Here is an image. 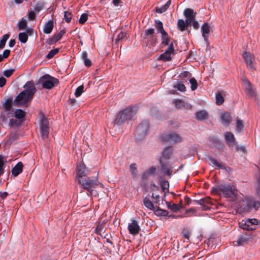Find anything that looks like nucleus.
<instances>
[{
    "instance_id": "nucleus-52",
    "label": "nucleus",
    "mask_w": 260,
    "mask_h": 260,
    "mask_svg": "<svg viewBox=\"0 0 260 260\" xmlns=\"http://www.w3.org/2000/svg\"><path fill=\"white\" fill-rule=\"evenodd\" d=\"M130 171H131L133 176H136L137 168L136 167V165L134 164H131L129 167Z\"/></svg>"
},
{
    "instance_id": "nucleus-53",
    "label": "nucleus",
    "mask_w": 260,
    "mask_h": 260,
    "mask_svg": "<svg viewBox=\"0 0 260 260\" xmlns=\"http://www.w3.org/2000/svg\"><path fill=\"white\" fill-rule=\"evenodd\" d=\"M27 16L29 20H33L35 18L36 14L34 11H29L28 13Z\"/></svg>"
},
{
    "instance_id": "nucleus-11",
    "label": "nucleus",
    "mask_w": 260,
    "mask_h": 260,
    "mask_svg": "<svg viewBox=\"0 0 260 260\" xmlns=\"http://www.w3.org/2000/svg\"><path fill=\"white\" fill-rule=\"evenodd\" d=\"M144 39L147 41H149L152 45H154L155 43V39L154 37V29L151 28L147 29L144 31Z\"/></svg>"
},
{
    "instance_id": "nucleus-26",
    "label": "nucleus",
    "mask_w": 260,
    "mask_h": 260,
    "mask_svg": "<svg viewBox=\"0 0 260 260\" xmlns=\"http://www.w3.org/2000/svg\"><path fill=\"white\" fill-rule=\"evenodd\" d=\"M53 28V22L51 20L48 21L44 26L43 32L45 34H48L51 32Z\"/></svg>"
},
{
    "instance_id": "nucleus-64",
    "label": "nucleus",
    "mask_w": 260,
    "mask_h": 260,
    "mask_svg": "<svg viewBox=\"0 0 260 260\" xmlns=\"http://www.w3.org/2000/svg\"><path fill=\"white\" fill-rule=\"evenodd\" d=\"M83 61H84L85 65L87 67H90L91 64V61L88 58L86 59Z\"/></svg>"
},
{
    "instance_id": "nucleus-50",
    "label": "nucleus",
    "mask_w": 260,
    "mask_h": 260,
    "mask_svg": "<svg viewBox=\"0 0 260 260\" xmlns=\"http://www.w3.org/2000/svg\"><path fill=\"white\" fill-rule=\"evenodd\" d=\"M160 185H161V187L164 191H165L166 189H169V182L166 180L161 181Z\"/></svg>"
},
{
    "instance_id": "nucleus-37",
    "label": "nucleus",
    "mask_w": 260,
    "mask_h": 260,
    "mask_svg": "<svg viewBox=\"0 0 260 260\" xmlns=\"http://www.w3.org/2000/svg\"><path fill=\"white\" fill-rule=\"evenodd\" d=\"M9 37V34H6L2 37L0 40V49H3L5 47L6 43Z\"/></svg>"
},
{
    "instance_id": "nucleus-25",
    "label": "nucleus",
    "mask_w": 260,
    "mask_h": 260,
    "mask_svg": "<svg viewBox=\"0 0 260 260\" xmlns=\"http://www.w3.org/2000/svg\"><path fill=\"white\" fill-rule=\"evenodd\" d=\"M195 115L196 119L200 121L206 119L208 117L207 112L204 110H201L196 112Z\"/></svg>"
},
{
    "instance_id": "nucleus-58",
    "label": "nucleus",
    "mask_w": 260,
    "mask_h": 260,
    "mask_svg": "<svg viewBox=\"0 0 260 260\" xmlns=\"http://www.w3.org/2000/svg\"><path fill=\"white\" fill-rule=\"evenodd\" d=\"M147 172L151 175H153L155 172V171H156V168L155 167L152 166V167H151L148 170H147Z\"/></svg>"
},
{
    "instance_id": "nucleus-5",
    "label": "nucleus",
    "mask_w": 260,
    "mask_h": 260,
    "mask_svg": "<svg viewBox=\"0 0 260 260\" xmlns=\"http://www.w3.org/2000/svg\"><path fill=\"white\" fill-rule=\"evenodd\" d=\"M40 83L41 84L43 88L50 89L57 85L58 80L49 75H45L39 79Z\"/></svg>"
},
{
    "instance_id": "nucleus-35",
    "label": "nucleus",
    "mask_w": 260,
    "mask_h": 260,
    "mask_svg": "<svg viewBox=\"0 0 260 260\" xmlns=\"http://www.w3.org/2000/svg\"><path fill=\"white\" fill-rule=\"evenodd\" d=\"M143 203L146 207L148 209L153 210L154 209V207L152 202L147 198H145L143 200Z\"/></svg>"
},
{
    "instance_id": "nucleus-34",
    "label": "nucleus",
    "mask_w": 260,
    "mask_h": 260,
    "mask_svg": "<svg viewBox=\"0 0 260 260\" xmlns=\"http://www.w3.org/2000/svg\"><path fill=\"white\" fill-rule=\"evenodd\" d=\"M161 34V43L165 45H169V38L167 32L166 31Z\"/></svg>"
},
{
    "instance_id": "nucleus-18",
    "label": "nucleus",
    "mask_w": 260,
    "mask_h": 260,
    "mask_svg": "<svg viewBox=\"0 0 260 260\" xmlns=\"http://www.w3.org/2000/svg\"><path fill=\"white\" fill-rule=\"evenodd\" d=\"M32 29L28 28L26 32H20L18 35V39L22 43H25L28 40V36L32 35Z\"/></svg>"
},
{
    "instance_id": "nucleus-21",
    "label": "nucleus",
    "mask_w": 260,
    "mask_h": 260,
    "mask_svg": "<svg viewBox=\"0 0 260 260\" xmlns=\"http://www.w3.org/2000/svg\"><path fill=\"white\" fill-rule=\"evenodd\" d=\"M66 33V30L62 29L60 31L59 33L53 36L48 41V43L50 44H53L58 41L62 37V36Z\"/></svg>"
},
{
    "instance_id": "nucleus-17",
    "label": "nucleus",
    "mask_w": 260,
    "mask_h": 260,
    "mask_svg": "<svg viewBox=\"0 0 260 260\" xmlns=\"http://www.w3.org/2000/svg\"><path fill=\"white\" fill-rule=\"evenodd\" d=\"M162 138L164 141L170 142H178L181 141V137L178 134L175 133L166 135L163 136Z\"/></svg>"
},
{
    "instance_id": "nucleus-41",
    "label": "nucleus",
    "mask_w": 260,
    "mask_h": 260,
    "mask_svg": "<svg viewBox=\"0 0 260 260\" xmlns=\"http://www.w3.org/2000/svg\"><path fill=\"white\" fill-rule=\"evenodd\" d=\"M59 52L58 48H55L49 52L46 57L48 59L52 58L55 54H56Z\"/></svg>"
},
{
    "instance_id": "nucleus-4",
    "label": "nucleus",
    "mask_w": 260,
    "mask_h": 260,
    "mask_svg": "<svg viewBox=\"0 0 260 260\" xmlns=\"http://www.w3.org/2000/svg\"><path fill=\"white\" fill-rule=\"evenodd\" d=\"M136 107L129 106L119 112L115 120V123L120 124L127 119H131L137 113Z\"/></svg>"
},
{
    "instance_id": "nucleus-7",
    "label": "nucleus",
    "mask_w": 260,
    "mask_h": 260,
    "mask_svg": "<svg viewBox=\"0 0 260 260\" xmlns=\"http://www.w3.org/2000/svg\"><path fill=\"white\" fill-rule=\"evenodd\" d=\"M258 220L256 219H245L239 222V226L244 230L252 231L256 229Z\"/></svg>"
},
{
    "instance_id": "nucleus-31",
    "label": "nucleus",
    "mask_w": 260,
    "mask_h": 260,
    "mask_svg": "<svg viewBox=\"0 0 260 260\" xmlns=\"http://www.w3.org/2000/svg\"><path fill=\"white\" fill-rule=\"evenodd\" d=\"M226 141L229 145L234 144L235 138L233 134L231 132H228L225 135Z\"/></svg>"
},
{
    "instance_id": "nucleus-44",
    "label": "nucleus",
    "mask_w": 260,
    "mask_h": 260,
    "mask_svg": "<svg viewBox=\"0 0 260 260\" xmlns=\"http://www.w3.org/2000/svg\"><path fill=\"white\" fill-rule=\"evenodd\" d=\"M224 102V99L220 93H218L216 95V103L217 105H221Z\"/></svg>"
},
{
    "instance_id": "nucleus-20",
    "label": "nucleus",
    "mask_w": 260,
    "mask_h": 260,
    "mask_svg": "<svg viewBox=\"0 0 260 260\" xmlns=\"http://www.w3.org/2000/svg\"><path fill=\"white\" fill-rule=\"evenodd\" d=\"M250 239V237L247 234L242 235L238 237L237 241H234V244L235 245L239 246L242 245L247 243Z\"/></svg>"
},
{
    "instance_id": "nucleus-36",
    "label": "nucleus",
    "mask_w": 260,
    "mask_h": 260,
    "mask_svg": "<svg viewBox=\"0 0 260 260\" xmlns=\"http://www.w3.org/2000/svg\"><path fill=\"white\" fill-rule=\"evenodd\" d=\"M155 214L157 216H166L168 215L169 212L168 211L159 208L157 209L154 211Z\"/></svg>"
},
{
    "instance_id": "nucleus-55",
    "label": "nucleus",
    "mask_w": 260,
    "mask_h": 260,
    "mask_svg": "<svg viewBox=\"0 0 260 260\" xmlns=\"http://www.w3.org/2000/svg\"><path fill=\"white\" fill-rule=\"evenodd\" d=\"M10 54V51L9 50L6 49L4 51L2 57L4 59L6 58L9 56Z\"/></svg>"
},
{
    "instance_id": "nucleus-51",
    "label": "nucleus",
    "mask_w": 260,
    "mask_h": 260,
    "mask_svg": "<svg viewBox=\"0 0 260 260\" xmlns=\"http://www.w3.org/2000/svg\"><path fill=\"white\" fill-rule=\"evenodd\" d=\"M14 71L15 70L14 69L5 70L3 73L4 75L5 76H6V77L8 78V77H10L13 74Z\"/></svg>"
},
{
    "instance_id": "nucleus-59",
    "label": "nucleus",
    "mask_w": 260,
    "mask_h": 260,
    "mask_svg": "<svg viewBox=\"0 0 260 260\" xmlns=\"http://www.w3.org/2000/svg\"><path fill=\"white\" fill-rule=\"evenodd\" d=\"M193 28L195 29H198L199 28V23L195 19L192 22Z\"/></svg>"
},
{
    "instance_id": "nucleus-19",
    "label": "nucleus",
    "mask_w": 260,
    "mask_h": 260,
    "mask_svg": "<svg viewBox=\"0 0 260 260\" xmlns=\"http://www.w3.org/2000/svg\"><path fill=\"white\" fill-rule=\"evenodd\" d=\"M210 30V26L207 22L204 23L201 27L202 35L206 42H208Z\"/></svg>"
},
{
    "instance_id": "nucleus-47",
    "label": "nucleus",
    "mask_w": 260,
    "mask_h": 260,
    "mask_svg": "<svg viewBox=\"0 0 260 260\" xmlns=\"http://www.w3.org/2000/svg\"><path fill=\"white\" fill-rule=\"evenodd\" d=\"M64 19L67 22H70L72 19L71 13L68 11H65L64 13Z\"/></svg>"
},
{
    "instance_id": "nucleus-13",
    "label": "nucleus",
    "mask_w": 260,
    "mask_h": 260,
    "mask_svg": "<svg viewBox=\"0 0 260 260\" xmlns=\"http://www.w3.org/2000/svg\"><path fill=\"white\" fill-rule=\"evenodd\" d=\"M246 202L248 210L254 208L255 210H257L260 207V200H255L252 197L247 198Z\"/></svg>"
},
{
    "instance_id": "nucleus-12",
    "label": "nucleus",
    "mask_w": 260,
    "mask_h": 260,
    "mask_svg": "<svg viewBox=\"0 0 260 260\" xmlns=\"http://www.w3.org/2000/svg\"><path fill=\"white\" fill-rule=\"evenodd\" d=\"M13 105L12 101L11 99L6 100L2 104V111L1 112V117L3 120H6L5 114L6 112L9 113V112L12 109Z\"/></svg>"
},
{
    "instance_id": "nucleus-33",
    "label": "nucleus",
    "mask_w": 260,
    "mask_h": 260,
    "mask_svg": "<svg viewBox=\"0 0 260 260\" xmlns=\"http://www.w3.org/2000/svg\"><path fill=\"white\" fill-rule=\"evenodd\" d=\"M155 27L157 30V32L161 33L165 31L163 27V24L161 21L159 20H155Z\"/></svg>"
},
{
    "instance_id": "nucleus-28",
    "label": "nucleus",
    "mask_w": 260,
    "mask_h": 260,
    "mask_svg": "<svg viewBox=\"0 0 260 260\" xmlns=\"http://www.w3.org/2000/svg\"><path fill=\"white\" fill-rule=\"evenodd\" d=\"M189 25L190 24H188L186 21H184L183 19H179L177 23V28L181 31L185 30V28Z\"/></svg>"
},
{
    "instance_id": "nucleus-9",
    "label": "nucleus",
    "mask_w": 260,
    "mask_h": 260,
    "mask_svg": "<svg viewBox=\"0 0 260 260\" xmlns=\"http://www.w3.org/2000/svg\"><path fill=\"white\" fill-rule=\"evenodd\" d=\"M88 174V170L85 165L83 163H79L76 167V179L78 182L84 179V177L86 176Z\"/></svg>"
},
{
    "instance_id": "nucleus-60",
    "label": "nucleus",
    "mask_w": 260,
    "mask_h": 260,
    "mask_svg": "<svg viewBox=\"0 0 260 260\" xmlns=\"http://www.w3.org/2000/svg\"><path fill=\"white\" fill-rule=\"evenodd\" d=\"M190 75V73L188 71H184L180 74V76L183 78H186Z\"/></svg>"
},
{
    "instance_id": "nucleus-42",
    "label": "nucleus",
    "mask_w": 260,
    "mask_h": 260,
    "mask_svg": "<svg viewBox=\"0 0 260 260\" xmlns=\"http://www.w3.org/2000/svg\"><path fill=\"white\" fill-rule=\"evenodd\" d=\"M189 82L191 84V89L192 91L195 90L198 87V83L195 78H192L189 80Z\"/></svg>"
},
{
    "instance_id": "nucleus-15",
    "label": "nucleus",
    "mask_w": 260,
    "mask_h": 260,
    "mask_svg": "<svg viewBox=\"0 0 260 260\" xmlns=\"http://www.w3.org/2000/svg\"><path fill=\"white\" fill-rule=\"evenodd\" d=\"M127 229L129 233L134 235L137 234L140 230L137 221L135 219L131 220V222L128 224Z\"/></svg>"
},
{
    "instance_id": "nucleus-6",
    "label": "nucleus",
    "mask_w": 260,
    "mask_h": 260,
    "mask_svg": "<svg viewBox=\"0 0 260 260\" xmlns=\"http://www.w3.org/2000/svg\"><path fill=\"white\" fill-rule=\"evenodd\" d=\"M149 123L147 120L143 121L140 124L136 130L137 139L140 141L144 138L149 131Z\"/></svg>"
},
{
    "instance_id": "nucleus-43",
    "label": "nucleus",
    "mask_w": 260,
    "mask_h": 260,
    "mask_svg": "<svg viewBox=\"0 0 260 260\" xmlns=\"http://www.w3.org/2000/svg\"><path fill=\"white\" fill-rule=\"evenodd\" d=\"M84 91V86L83 85H80L79 87H78L75 92V95L76 97H79L80 96L81 94Z\"/></svg>"
},
{
    "instance_id": "nucleus-23",
    "label": "nucleus",
    "mask_w": 260,
    "mask_h": 260,
    "mask_svg": "<svg viewBox=\"0 0 260 260\" xmlns=\"http://www.w3.org/2000/svg\"><path fill=\"white\" fill-rule=\"evenodd\" d=\"M39 117L40 119V128L49 127V122L42 112L39 113Z\"/></svg>"
},
{
    "instance_id": "nucleus-16",
    "label": "nucleus",
    "mask_w": 260,
    "mask_h": 260,
    "mask_svg": "<svg viewBox=\"0 0 260 260\" xmlns=\"http://www.w3.org/2000/svg\"><path fill=\"white\" fill-rule=\"evenodd\" d=\"M243 84L247 95L249 98L253 96L254 95V91L252 88L250 82L246 79H244L243 80Z\"/></svg>"
},
{
    "instance_id": "nucleus-2",
    "label": "nucleus",
    "mask_w": 260,
    "mask_h": 260,
    "mask_svg": "<svg viewBox=\"0 0 260 260\" xmlns=\"http://www.w3.org/2000/svg\"><path fill=\"white\" fill-rule=\"evenodd\" d=\"M24 90L15 99V101L20 104H25L30 101L36 91L35 84L32 82H27L24 86Z\"/></svg>"
},
{
    "instance_id": "nucleus-63",
    "label": "nucleus",
    "mask_w": 260,
    "mask_h": 260,
    "mask_svg": "<svg viewBox=\"0 0 260 260\" xmlns=\"http://www.w3.org/2000/svg\"><path fill=\"white\" fill-rule=\"evenodd\" d=\"M81 58L84 61L88 58V54L86 51H83L81 53Z\"/></svg>"
},
{
    "instance_id": "nucleus-46",
    "label": "nucleus",
    "mask_w": 260,
    "mask_h": 260,
    "mask_svg": "<svg viewBox=\"0 0 260 260\" xmlns=\"http://www.w3.org/2000/svg\"><path fill=\"white\" fill-rule=\"evenodd\" d=\"M243 127V122L241 120H237L236 121V131L240 132Z\"/></svg>"
},
{
    "instance_id": "nucleus-1",
    "label": "nucleus",
    "mask_w": 260,
    "mask_h": 260,
    "mask_svg": "<svg viewBox=\"0 0 260 260\" xmlns=\"http://www.w3.org/2000/svg\"><path fill=\"white\" fill-rule=\"evenodd\" d=\"M213 191L216 193L222 194L227 198H236L238 195V190L235 186L231 183L220 184L213 188Z\"/></svg>"
},
{
    "instance_id": "nucleus-49",
    "label": "nucleus",
    "mask_w": 260,
    "mask_h": 260,
    "mask_svg": "<svg viewBox=\"0 0 260 260\" xmlns=\"http://www.w3.org/2000/svg\"><path fill=\"white\" fill-rule=\"evenodd\" d=\"M171 151L170 148H166L163 151L162 155L166 159H168L171 155Z\"/></svg>"
},
{
    "instance_id": "nucleus-10",
    "label": "nucleus",
    "mask_w": 260,
    "mask_h": 260,
    "mask_svg": "<svg viewBox=\"0 0 260 260\" xmlns=\"http://www.w3.org/2000/svg\"><path fill=\"white\" fill-rule=\"evenodd\" d=\"M174 54V49L173 43H171L165 52L161 54L159 57V60H162L164 61H170Z\"/></svg>"
},
{
    "instance_id": "nucleus-8",
    "label": "nucleus",
    "mask_w": 260,
    "mask_h": 260,
    "mask_svg": "<svg viewBox=\"0 0 260 260\" xmlns=\"http://www.w3.org/2000/svg\"><path fill=\"white\" fill-rule=\"evenodd\" d=\"M242 56L244 59L246 66L248 70L254 71L256 70V66L255 61V57L253 55L248 52H244L242 54Z\"/></svg>"
},
{
    "instance_id": "nucleus-30",
    "label": "nucleus",
    "mask_w": 260,
    "mask_h": 260,
    "mask_svg": "<svg viewBox=\"0 0 260 260\" xmlns=\"http://www.w3.org/2000/svg\"><path fill=\"white\" fill-rule=\"evenodd\" d=\"M15 117L21 121H23L26 115V113L22 109H17L15 111Z\"/></svg>"
},
{
    "instance_id": "nucleus-39",
    "label": "nucleus",
    "mask_w": 260,
    "mask_h": 260,
    "mask_svg": "<svg viewBox=\"0 0 260 260\" xmlns=\"http://www.w3.org/2000/svg\"><path fill=\"white\" fill-rule=\"evenodd\" d=\"M40 132L43 139H46L48 137L49 130V127L40 128Z\"/></svg>"
},
{
    "instance_id": "nucleus-54",
    "label": "nucleus",
    "mask_w": 260,
    "mask_h": 260,
    "mask_svg": "<svg viewBox=\"0 0 260 260\" xmlns=\"http://www.w3.org/2000/svg\"><path fill=\"white\" fill-rule=\"evenodd\" d=\"M151 175L146 171L145 172L142 176V179L144 180H147Z\"/></svg>"
},
{
    "instance_id": "nucleus-14",
    "label": "nucleus",
    "mask_w": 260,
    "mask_h": 260,
    "mask_svg": "<svg viewBox=\"0 0 260 260\" xmlns=\"http://www.w3.org/2000/svg\"><path fill=\"white\" fill-rule=\"evenodd\" d=\"M196 14L197 13L190 8L185 9L183 12L184 16L186 18L185 21L189 24L195 19Z\"/></svg>"
},
{
    "instance_id": "nucleus-24",
    "label": "nucleus",
    "mask_w": 260,
    "mask_h": 260,
    "mask_svg": "<svg viewBox=\"0 0 260 260\" xmlns=\"http://www.w3.org/2000/svg\"><path fill=\"white\" fill-rule=\"evenodd\" d=\"M208 158L211 162V163H210V165H212L213 167L216 166L219 169H225L224 164L218 162L216 159L212 157H209Z\"/></svg>"
},
{
    "instance_id": "nucleus-62",
    "label": "nucleus",
    "mask_w": 260,
    "mask_h": 260,
    "mask_svg": "<svg viewBox=\"0 0 260 260\" xmlns=\"http://www.w3.org/2000/svg\"><path fill=\"white\" fill-rule=\"evenodd\" d=\"M43 6L40 4H37L36 5L34 9L35 11L37 12H39L43 9Z\"/></svg>"
},
{
    "instance_id": "nucleus-3",
    "label": "nucleus",
    "mask_w": 260,
    "mask_h": 260,
    "mask_svg": "<svg viewBox=\"0 0 260 260\" xmlns=\"http://www.w3.org/2000/svg\"><path fill=\"white\" fill-rule=\"evenodd\" d=\"M81 187L86 189L89 193L88 196H96V192H94V189L98 187L102 186V183L99 181L96 177L91 178L86 177L78 182Z\"/></svg>"
},
{
    "instance_id": "nucleus-22",
    "label": "nucleus",
    "mask_w": 260,
    "mask_h": 260,
    "mask_svg": "<svg viewBox=\"0 0 260 260\" xmlns=\"http://www.w3.org/2000/svg\"><path fill=\"white\" fill-rule=\"evenodd\" d=\"M23 165L21 162H19L17 165L12 169V174L15 177L17 176L19 174L22 173Z\"/></svg>"
},
{
    "instance_id": "nucleus-40",
    "label": "nucleus",
    "mask_w": 260,
    "mask_h": 260,
    "mask_svg": "<svg viewBox=\"0 0 260 260\" xmlns=\"http://www.w3.org/2000/svg\"><path fill=\"white\" fill-rule=\"evenodd\" d=\"M173 103L177 108H182L185 106V102L181 100H175Z\"/></svg>"
},
{
    "instance_id": "nucleus-32",
    "label": "nucleus",
    "mask_w": 260,
    "mask_h": 260,
    "mask_svg": "<svg viewBox=\"0 0 260 260\" xmlns=\"http://www.w3.org/2000/svg\"><path fill=\"white\" fill-rule=\"evenodd\" d=\"M167 207L168 209L173 211V212H177L181 208V205L177 204H171V203L166 202Z\"/></svg>"
},
{
    "instance_id": "nucleus-27",
    "label": "nucleus",
    "mask_w": 260,
    "mask_h": 260,
    "mask_svg": "<svg viewBox=\"0 0 260 260\" xmlns=\"http://www.w3.org/2000/svg\"><path fill=\"white\" fill-rule=\"evenodd\" d=\"M221 119L222 124L228 125L231 122L232 118L229 113H224L221 115Z\"/></svg>"
},
{
    "instance_id": "nucleus-48",
    "label": "nucleus",
    "mask_w": 260,
    "mask_h": 260,
    "mask_svg": "<svg viewBox=\"0 0 260 260\" xmlns=\"http://www.w3.org/2000/svg\"><path fill=\"white\" fill-rule=\"evenodd\" d=\"M88 15L85 13L82 14L79 19V22L80 24H84L87 20Z\"/></svg>"
},
{
    "instance_id": "nucleus-56",
    "label": "nucleus",
    "mask_w": 260,
    "mask_h": 260,
    "mask_svg": "<svg viewBox=\"0 0 260 260\" xmlns=\"http://www.w3.org/2000/svg\"><path fill=\"white\" fill-rule=\"evenodd\" d=\"M17 124V121L14 119H10L9 122V125L10 126H13Z\"/></svg>"
},
{
    "instance_id": "nucleus-38",
    "label": "nucleus",
    "mask_w": 260,
    "mask_h": 260,
    "mask_svg": "<svg viewBox=\"0 0 260 260\" xmlns=\"http://www.w3.org/2000/svg\"><path fill=\"white\" fill-rule=\"evenodd\" d=\"M27 26V22L26 20L22 18L21 21H20L18 24L17 26L20 30L24 29Z\"/></svg>"
},
{
    "instance_id": "nucleus-61",
    "label": "nucleus",
    "mask_w": 260,
    "mask_h": 260,
    "mask_svg": "<svg viewBox=\"0 0 260 260\" xmlns=\"http://www.w3.org/2000/svg\"><path fill=\"white\" fill-rule=\"evenodd\" d=\"M6 83V80L4 77H1L0 78V87H3Z\"/></svg>"
},
{
    "instance_id": "nucleus-29",
    "label": "nucleus",
    "mask_w": 260,
    "mask_h": 260,
    "mask_svg": "<svg viewBox=\"0 0 260 260\" xmlns=\"http://www.w3.org/2000/svg\"><path fill=\"white\" fill-rule=\"evenodd\" d=\"M171 4V1L169 0L166 2V3L164 5H163L160 7H156V12L158 13H160V14L165 12L169 8Z\"/></svg>"
},
{
    "instance_id": "nucleus-45",
    "label": "nucleus",
    "mask_w": 260,
    "mask_h": 260,
    "mask_svg": "<svg viewBox=\"0 0 260 260\" xmlns=\"http://www.w3.org/2000/svg\"><path fill=\"white\" fill-rule=\"evenodd\" d=\"M173 87L175 88H177L178 90L180 91H185L186 88L185 85L183 83H178L176 85H174Z\"/></svg>"
},
{
    "instance_id": "nucleus-57",
    "label": "nucleus",
    "mask_w": 260,
    "mask_h": 260,
    "mask_svg": "<svg viewBox=\"0 0 260 260\" xmlns=\"http://www.w3.org/2000/svg\"><path fill=\"white\" fill-rule=\"evenodd\" d=\"M126 36V34L125 32H121L119 33L117 37L116 41L122 40Z\"/></svg>"
}]
</instances>
